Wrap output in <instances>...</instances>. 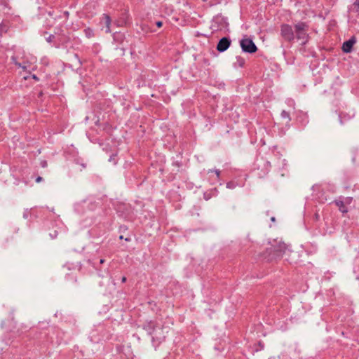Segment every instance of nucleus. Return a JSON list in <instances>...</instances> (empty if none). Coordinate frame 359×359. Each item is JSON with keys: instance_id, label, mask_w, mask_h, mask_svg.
Segmentation results:
<instances>
[{"instance_id": "nucleus-11", "label": "nucleus", "mask_w": 359, "mask_h": 359, "mask_svg": "<svg viewBox=\"0 0 359 359\" xmlns=\"http://www.w3.org/2000/svg\"><path fill=\"white\" fill-rule=\"evenodd\" d=\"M124 25H126V22L125 21L118 23V26H123Z\"/></svg>"}, {"instance_id": "nucleus-10", "label": "nucleus", "mask_w": 359, "mask_h": 359, "mask_svg": "<svg viewBox=\"0 0 359 359\" xmlns=\"http://www.w3.org/2000/svg\"><path fill=\"white\" fill-rule=\"evenodd\" d=\"M282 116H284V117H287L288 116V114L286 111H283V113H282Z\"/></svg>"}, {"instance_id": "nucleus-8", "label": "nucleus", "mask_w": 359, "mask_h": 359, "mask_svg": "<svg viewBox=\"0 0 359 359\" xmlns=\"http://www.w3.org/2000/svg\"><path fill=\"white\" fill-rule=\"evenodd\" d=\"M212 172H214L216 175V180H219L220 176V171L219 170H215L214 171H212Z\"/></svg>"}, {"instance_id": "nucleus-6", "label": "nucleus", "mask_w": 359, "mask_h": 359, "mask_svg": "<svg viewBox=\"0 0 359 359\" xmlns=\"http://www.w3.org/2000/svg\"><path fill=\"white\" fill-rule=\"evenodd\" d=\"M102 22L106 25V27H107L106 32H111L110 27H109L110 24H111L110 17L107 14H104L102 18Z\"/></svg>"}, {"instance_id": "nucleus-5", "label": "nucleus", "mask_w": 359, "mask_h": 359, "mask_svg": "<svg viewBox=\"0 0 359 359\" xmlns=\"http://www.w3.org/2000/svg\"><path fill=\"white\" fill-rule=\"evenodd\" d=\"M356 40L355 37H352L348 41L343 43L342 50L345 53H350L352 50L353 45L355 43Z\"/></svg>"}, {"instance_id": "nucleus-2", "label": "nucleus", "mask_w": 359, "mask_h": 359, "mask_svg": "<svg viewBox=\"0 0 359 359\" xmlns=\"http://www.w3.org/2000/svg\"><path fill=\"white\" fill-rule=\"evenodd\" d=\"M281 36L287 41L291 42L294 39V32L289 25H283L280 28Z\"/></svg>"}, {"instance_id": "nucleus-14", "label": "nucleus", "mask_w": 359, "mask_h": 359, "mask_svg": "<svg viewBox=\"0 0 359 359\" xmlns=\"http://www.w3.org/2000/svg\"><path fill=\"white\" fill-rule=\"evenodd\" d=\"M100 262V264H103L104 262V259H101Z\"/></svg>"}, {"instance_id": "nucleus-12", "label": "nucleus", "mask_w": 359, "mask_h": 359, "mask_svg": "<svg viewBox=\"0 0 359 359\" xmlns=\"http://www.w3.org/2000/svg\"><path fill=\"white\" fill-rule=\"evenodd\" d=\"M156 25L158 27H161L162 26V22H156Z\"/></svg>"}, {"instance_id": "nucleus-13", "label": "nucleus", "mask_w": 359, "mask_h": 359, "mask_svg": "<svg viewBox=\"0 0 359 359\" xmlns=\"http://www.w3.org/2000/svg\"><path fill=\"white\" fill-rule=\"evenodd\" d=\"M126 281V277H123L122 282L125 283Z\"/></svg>"}, {"instance_id": "nucleus-3", "label": "nucleus", "mask_w": 359, "mask_h": 359, "mask_svg": "<svg viewBox=\"0 0 359 359\" xmlns=\"http://www.w3.org/2000/svg\"><path fill=\"white\" fill-rule=\"evenodd\" d=\"M241 46L243 51L252 53L257 51V48L252 40L248 38H243L241 41Z\"/></svg>"}, {"instance_id": "nucleus-7", "label": "nucleus", "mask_w": 359, "mask_h": 359, "mask_svg": "<svg viewBox=\"0 0 359 359\" xmlns=\"http://www.w3.org/2000/svg\"><path fill=\"white\" fill-rule=\"evenodd\" d=\"M337 205L339 206V210L342 212H346L348 211L347 208L343 205L342 202H341L340 205L339 203H337Z\"/></svg>"}, {"instance_id": "nucleus-15", "label": "nucleus", "mask_w": 359, "mask_h": 359, "mask_svg": "<svg viewBox=\"0 0 359 359\" xmlns=\"http://www.w3.org/2000/svg\"><path fill=\"white\" fill-rule=\"evenodd\" d=\"M355 4L359 7V0H356Z\"/></svg>"}, {"instance_id": "nucleus-4", "label": "nucleus", "mask_w": 359, "mask_h": 359, "mask_svg": "<svg viewBox=\"0 0 359 359\" xmlns=\"http://www.w3.org/2000/svg\"><path fill=\"white\" fill-rule=\"evenodd\" d=\"M231 41L229 39L224 37L222 38L218 43L217 46V49L219 52H223L226 50L230 46Z\"/></svg>"}, {"instance_id": "nucleus-1", "label": "nucleus", "mask_w": 359, "mask_h": 359, "mask_svg": "<svg viewBox=\"0 0 359 359\" xmlns=\"http://www.w3.org/2000/svg\"><path fill=\"white\" fill-rule=\"evenodd\" d=\"M308 29L309 26L305 22H299L294 25L295 37L298 40L302 41L303 43L308 41Z\"/></svg>"}, {"instance_id": "nucleus-9", "label": "nucleus", "mask_w": 359, "mask_h": 359, "mask_svg": "<svg viewBox=\"0 0 359 359\" xmlns=\"http://www.w3.org/2000/svg\"><path fill=\"white\" fill-rule=\"evenodd\" d=\"M43 178L41 177H38L36 179V182H41L42 181Z\"/></svg>"}]
</instances>
